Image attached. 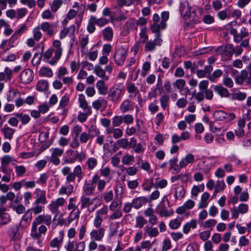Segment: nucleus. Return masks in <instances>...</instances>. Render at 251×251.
I'll return each mask as SVG.
<instances>
[{
    "label": "nucleus",
    "instance_id": "obj_1",
    "mask_svg": "<svg viewBox=\"0 0 251 251\" xmlns=\"http://www.w3.org/2000/svg\"><path fill=\"white\" fill-rule=\"evenodd\" d=\"M51 223V216L48 214H42L38 216L32 223L31 230V237L36 239H39V234L37 233V225L45 224L47 226H50Z\"/></svg>",
    "mask_w": 251,
    "mask_h": 251
},
{
    "label": "nucleus",
    "instance_id": "obj_2",
    "mask_svg": "<svg viewBox=\"0 0 251 251\" xmlns=\"http://www.w3.org/2000/svg\"><path fill=\"white\" fill-rule=\"evenodd\" d=\"M124 94V86L121 84H116L109 89L107 99L113 103H116L121 99Z\"/></svg>",
    "mask_w": 251,
    "mask_h": 251
},
{
    "label": "nucleus",
    "instance_id": "obj_3",
    "mask_svg": "<svg viewBox=\"0 0 251 251\" xmlns=\"http://www.w3.org/2000/svg\"><path fill=\"white\" fill-rule=\"evenodd\" d=\"M230 33L233 36L234 41L236 43H239L242 41L243 38H246L249 35L248 29L244 27H242L240 29L239 33L237 32L236 29L231 27Z\"/></svg>",
    "mask_w": 251,
    "mask_h": 251
},
{
    "label": "nucleus",
    "instance_id": "obj_4",
    "mask_svg": "<svg viewBox=\"0 0 251 251\" xmlns=\"http://www.w3.org/2000/svg\"><path fill=\"white\" fill-rule=\"evenodd\" d=\"M126 53L127 49L122 46L117 49L114 57L117 65L121 66L124 64L126 59Z\"/></svg>",
    "mask_w": 251,
    "mask_h": 251
},
{
    "label": "nucleus",
    "instance_id": "obj_5",
    "mask_svg": "<svg viewBox=\"0 0 251 251\" xmlns=\"http://www.w3.org/2000/svg\"><path fill=\"white\" fill-rule=\"evenodd\" d=\"M41 29L45 32L47 35L52 36L56 33L57 25L53 23H50L47 22L42 23L39 26Z\"/></svg>",
    "mask_w": 251,
    "mask_h": 251
},
{
    "label": "nucleus",
    "instance_id": "obj_6",
    "mask_svg": "<svg viewBox=\"0 0 251 251\" xmlns=\"http://www.w3.org/2000/svg\"><path fill=\"white\" fill-rule=\"evenodd\" d=\"M12 157L5 155L1 158V167L0 170L5 175L11 174L12 170L9 168V164L12 161Z\"/></svg>",
    "mask_w": 251,
    "mask_h": 251
},
{
    "label": "nucleus",
    "instance_id": "obj_7",
    "mask_svg": "<svg viewBox=\"0 0 251 251\" xmlns=\"http://www.w3.org/2000/svg\"><path fill=\"white\" fill-rule=\"evenodd\" d=\"M65 202V200L63 198H59L55 201H52L49 205V208L50 212L55 214L56 217L59 213L58 208L59 206H62Z\"/></svg>",
    "mask_w": 251,
    "mask_h": 251
},
{
    "label": "nucleus",
    "instance_id": "obj_8",
    "mask_svg": "<svg viewBox=\"0 0 251 251\" xmlns=\"http://www.w3.org/2000/svg\"><path fill=\"white\" fill-rule=\"evenodd\" d=\"M51 154L50 157V161L55 165L59 164L60 160L59 158L64 153V150L59 148H52Z\"/></svg>",
    "mask_w": 251,
    "mask_h": 251
},
{
    "label": "nucleus",
    "instance_id": "obj_9",
    "mask_svg": "<svg viewBox=\"0 0 251 251\" xmlns=\"http://www.w3.org/2000/svg\"><path fill=\"white\" fill-rule=\"evenodd\" d=\"M65 248L67 251H83L85 248V243L83 241L75 242L69 241Z\"/></svg>",
    "mask_w": 251,
    "mask_h": 251
},
{
    "label": "nucleus",
    "instance_id": "obj_10",
    "mask_svg": "<svg viewBox=\"0 0 251 251\" xmlns=\"http://www.w3.org/2000/svg\"><path fill=\"white\" fill-rule=\"evenodd\" d=\"M89 133H94V134H92L91 135V137L96 136L97 138L96 140V142L99 145H101L104 141V136L103 135H100V131L99 128H97L95 126H91L89 129Z\"/></svg>",
    "mask_w": 251,
    "mask_h": 251
},
{
    "label": "nucleus",
    "instance_id": "obj_11",
    "mask_svg": "<svg viewBox=\"0 0 251 251\" xmlns=\"http://www.w3.org/2000/svg\"><path fill=\"white\" fill-rule=\"evenodd\" d=\"M33 78V72L29 69L23 70L20 74L21 81L24 84L30 83Z\"/></svg>",
    "mask_w": 251,
    "mask_h": 251
},
{
    "label": "nucleus",
    "instance_id": "obj_12",
    "mask_svg": "<svg viewBox=\"0 0 251 251\" xmlns=\"http://www.w3.org/2000/svg\"><path fill=\"white\" fill-rule=\"evenodd\" d=\"M162 40L160 38V33L156 35V38L153 41H149L147 42L145 48L146 50L151 51L155 49L156 46H160Z\"/></svg>",
    "mask_w": 251,
    "mask_h": 251
},
{
    "label": "nucleus",
    "instance_id": "obj_13",
    "mask_svg": "<svg viewBox=\"0 0 251 251\" xmlns=\"http://www.w3.org/2000/svg\"><path fill=\"white\" fill-rule=\"evenodd\" d=\"M92 184H97V189L99 192H102L106 186V181L103 179H100V176L95 174L91 180Z\"/></svg>",
    "mask_w": 251,
    "mask_h": 251
},
{
    "label": "nucleus",
    "instance_id": "obj_14",
    "mask_svg": "<svg viewBox=\"0 0 251 251\" xmlns=\"http://www.w3.org/2000/svg\"><path fill=\"white\" fill-rule=\"evenodd\" d=\"M120 109L124 113L134 110V103L128 99L124 100L121 104Z\"/></svg>",
    "mask_w": 251,
    "mask_h": 251
},
{
    "label": "nucleus",
    "instance_id": "obj_15",
    "mask_svg": "<svg viewBox=\"0 0 251 251\" xmlns=\"http://www.w3.org/2000/svg\"><path fill=\"white\" fill-rule=\"evenodd\" d=\"M145 216L149 218V223L151 225H155L157 222V218L154 214V210L152 208H147L144 212Z\"/></svg>",
    "mask_w": 251,
    "mask_h": 251
},
{
    "label": "nucleus",
    "instance_id": "obj_16",
    "mask_svg": "<svg viewBox=\"0 0 251 251\" xmlns=\"http://www.w3.org/2000/svg\"><path fill=\"white\" fill-rule=\"evenodd\" d=\"M105 230L103 227H100L98 229H94L90 232L91 239L95 241H100L104 236Z\"/></svg>",
    "mask_w": 251,
    "mask_h": 251
},
{
    "label": "nucleus",
    "instance_id": "obj_17",
    "mask_svg": "<svg viewBox=\"0 0 251 251\" xmlns=\"http://www.w3.org/2000/svg\"><path fill=\"white\" fill-rule=\"evenodd\" d=\"M137 26L136 20L135 19H130L124 25L125 31H123L122 34L126 36L130 29H136Z\"/></svg>",
    "mask_w": 251,
    "mask_h": 251
},
{
    "label": "nucleus",
    "instance_id": "obj_18",
    "mask_svg": "<svg viewBox=\"0 0 251 251\" xmlns=\"http://www.w3.org/2000/svg\"><path fill=\"white\" fill-rule=\"evenodd\" d=\"M78 102L80 107L83 109L84 111H86L87 114H91V107L88 106V102L83 94H80L78 96Z\"/></svg>",
    "mask_w": 251,
    "mask_h": 251
},
{
    "label": "nucleus",
    "instance_id": "obj_19",
    "mask_svg": "<svg viewBox=\"0 0 251 251\" xmlns=\"http://www.w3.org/2000/svg\"><path fill=\"white\" fill-rule=\"evenodd\" d=\"M213 89L221 97L228 98L230 96L228 90L221 85H215Z\"/></svg>",
    "mask_w": 251,
    "mask_h": 251
},
{
    "label": "nucleus",
    "instance_id": "obj_20",
    "mask_svg": "<svg viewBox=\"0 0 251 251\" xmlns=\"http://www.w3.org/2000/svg\"><path fill=\"white\" fill-rule=\"evenodd\" d=\"M64 238V232L61 231L59 232V236L58 237H55L51 240L50 243V245L52 248H60V245L63 242Z\"/></svg>",
    "mask_w": 251,
    "mask_h": 251
},
{
    "label": "nucleus",
    "instance_id": "obj_21",
    "mask_svg": "<svg viewBox=\"0 0 251 251\" xmlns=\"http://www.w3.org/2000/svg\"><path fill=\"white\" fill-rule=\"evenodd\" d=\"M105 80H100L96 83V88L98 91V93L100 95H105L108 93V88L106 86Z\"/></svg>",
    "mask_w": 251,
    "mask_h": 251
},
{
    "label": "nucleus",
    "instance_id": "obj_22",
    "mask_svg": "<svg viewBox=\"0 0 251 251\" xmlns=\"http://www.w3.org/2000/svg\"><path fill=\"white\" fill-rule=\"evenodd\" d=\"M37 197L34 203H41L44 205L47 203L46 192L40 189H36Z\"/></svg>",
    "mask_w": 251,
    "mask_h": 251
},
{
    "label": "nucleus",
    "instance_id": "obj_23",
    "mask_svg": "<svg viewBox=\"0 0 251 251\" xmlns=\"http://www.w3.org/2000/svg\"><path fill=\"white\" fill-rule=\"evenodd\" d=\"M180 12L181 16L186 20L191 12V8L188 3L181 2L180 6Z\"/></svg>",
    "mask_w": 251,
    "mask_h": 251
},
{
    "label": "nucleus",
    "instance_id": "obj_24",
    "mask_svg": "<svg viewBox=\"0 0 251 251\" xmlns=\"http://www.w3.org/2000/svg\"><path fill=\"white\" fill-rule=\"evenodd\" d=\"M94 72L96 75L102 78L103 80H108L109 79V76L106 75L105 74V71L102 69L100 66L96 65L94 68Z\"/></svg>",
    "mask_w": 251,
    "mask_h": 251
},
{
    "label": "nucleus",
    "instance_id": "obj_25",
    "mask_svg": "<svg viewBox=\"0 0 251 251\" xmlns=\"http://www.w3.org/2000/svg\"><path fill=\"white\" fill-rule=\"evenodd\" d=\"M75 27L74 25H71L69 27L64 28L60 33V38H63L67 35L70 37H73L75 32Z\"/></svg>",
    "mask_w": 251,
    "mask_h": 251
},
{
    "label": "nucleus",
    "instance_id": "obj_26",
    "mask_svg": "<svg viewBox=\"0 0 251 251\" xmlns=\"http://www.w3.org/2000/svg\"><path fill=\"white\" fill-rule=\"evenodd\" d=\"M107 103L106 100L104 99H100L94 100L92 105L94 109L99 110L101 107L104 109L107 106Z\"/></svg>",
    "mask_w": 251,
    "mask_h": 251
},
{
    "label": "nucleus",
    "instance_id": "obj_27",
    "mask_svg": "<svg viewBox=\"0 0 251 251\" xmlns=\"http://www.w3.org/2000/svg\"><path fill=\"white\" fill-rule=\"evenodd\" d=\"M197 226V221L195 219H192L184 225L183 226V232L185 234H188L190 232L191 228L195 229L196 228Z\"/></svg>",
    "mask_w": 251,
    "mask_h": 251
},
{
    "label": "nucleus",
    "instance_id": "obj_28",
    "mask_svg": "<svg viewBox=\"0 0 251 251\" xmlns=\"http://www.w3.org/2000/svg\"><path fill=\"white\" fill-rule=\"evenodd\" d=\"M106 133L107 135L112 134L113 137L116 139L121 138L123 135V132L122 129L119 128H115L114 127L109 129Z\"/></svg>",
    "mask_w": 251,
    "mask_h": 251
},
{
    "label": "nucleus",
    "instance_id": "obj_29",
    "mask_svg": "<svg viewBox=\"0 0 251 251\" xmlns=\"http://www.w3.org/2000/svg\"><path fill=\"white\" fill-rule=\"evenodd\" d=\"M200 10H193L191 11L186 20H189L192 23H198L200 21Z\"/></svg>",
    "mask_w": 251,
    "mask_h": 251
},
{
    "label": "nucleus",
    "instance_id": "obj_30",
    "mask_svg": "<svg viewBox=\"0 0 251 251\" xmlns=\"http://www.w3.org/2000/svg\"><path fill=\"white\" fill-rule=\"evenodd\" d=\"M210 197V195L207 192H204L201 196V201L198 204V208L202 209L205 208L208 205L207 200Z\"/></svg>",
    "mask_w": 251,
    "mask_h": 251
},
{
    "label": "nucleus",
    "instance_id": "obj_31",
    "mask_svg": "<svg viewBox=\"0 0 251 251\" xmlns=\"http://www.w3.org/2000/svg\"><path fill=\"white\" fill-rule=\"evenodd\" d=\"M194 161V156L191 153L187 154L184 158H182L180 161L181 167H185L188 164H192Z\"/></svg>",
    "mask_w": 251,
    "mask_h": 251
},
{
    "label": "nucleus",
    "instance_id": "obj_32",
    "mask_svg": "<svg viewBox=\"0 0 251 251\" xmlns=\"http://www.w3.org/2000/svg\"><path fill=\"white\" fill-rule=\"evenodd\" d=\"M1 131L3 132L5 138H7L10 140L12 138L15 132L14 129L8 126L7 125H5L1 129Z\"/></svg>",
    "mask_w": 251,
    "mask_h": 251
},
{
    "label": "nucleus",
    "instance_id": "obj_33",
    "mask_svg": "<svg viewBox=\"0 0 251 251\" xmlns=\"http://www.w3.org/2000/svg\"><path fill=\"white\" fill-rule=\"evenodd\" d=\"M223 75V72L220 69L215 70L211 75H207L206 77L211 82H215L216 80L220 77Z\"/></svg>",
    "mask_w": 251,
    "mask_h": 251
},
{
    "label": "nucleus",
    "instance_id": "obj_34",
    "mask_svg": "<svg viewBox=\"0 0 251 251\" xmlns=\"http://www.w3.org/2000/svg\"><path fill=\"white\" fill-rule=\"evenodd\" d=\"M146 200L147 199L143 197H138L133 200L132 201L133 207L136 209L140 208L146 202Z\"/></svg>",
    "mask_w": 251,
    "mask_h": 251
},
{
    "label": "nucleus",
    "instance_id": "obj_35",
    "mask_svg": "<svg viewBox=\"0 0 251 251\" xmlns=\"http://www.w3.org/2000/svg\"><path fill=\"white\" fill-rule=\"evenodd\" d=\"M145 233L150 237H156L159 234V231L156 227H151L146 226L144 228Z\"/></svg>",
    "mask_w": 251,
    "mask_h": 251
},
{
    "label": "nucleus",
    "instance_id": "obj_36",
    "mask_svg": "<svg viewBox=\"0 0 251 251\" xmlns=\"http://www.w3.org/2000/svg\"><path fill=\"white\" fill-rule=\"evenodd\" d=\"M102 34L104 40L111 41L113 38V30L111 27L108 26L102 30Z\"/></svg>",
    "mask_w": 251,
    "mask_h": 251
},
{
    "label": "nucleus",
    "instance_id": "obj_37",
    "mask_svg": "<svg viewBox=\"0 0 251 251\" xmlns=\"http://www.w3.org/2000/svg\"><path fill=\"white\" fill-rule=\"evenodd\" d=\"M53 51L54 52V56H53L52 59L49 61V63L51 65L54 64L59 59L62 55V48L55 49L54 50H53Z\"/></svg>",
    "mask_w": 251,
    "mask_h": 251
},
{
    "label": "nucleus",
    "instance_id": "obj_38",
    "mask_svg": "<svg viewBox=\"0 0 251 251\" xmlns=\"http://www.w3.org/2000/svg\"><path fill=\"white\" fill-rule=\"evenodd\" d=\"M20 94L18 90L15 89H10L7 95V100L8 101H13L15 99L20 97Z\"/></svg>",
    "mask_w": 251,
    "mask_h": 251
},
{
    "label": "nucleus",
    "instance_id": "obj_39",
    "mask_svg": "<svg viewBox=\"0 0 251 251\" xmlns=\"http://www.w3.org/2000/svg\"><path fill=\"white\" fill-rule=\"evenodd\" d=\"M100 175L105 178H108L107 182L111 179L112 176H111V170L109 167H105L101 168L100 170Z\"/></svg>",
    "mask_w": 251,
    "mask_h": 251
},
{
    "label": "nucleus",
    "instance_id": "obj_40",
    "mask_svg": "<svg viewBox=\"0 0 251 251\" xmlns=\"http://www.w3.org/2000/svg\"><path fill=\"white\" fill-rule=\"evenodd\" d=\"M74 190V187L72 185H69L67 186H62L59 190V195H69L72 194Z\"/></svg>",
    "mask_w": 251,
    "mask_h": 251
},
{
    "label": "nucleus",
    "instance_id": "obj_41",
    "mask_svg": "<svg viewBox=\"0 0 251 251\" xmlns=\"http://www.w3.org/2000/svg\"><path fill=\"white\" fill-rule=\"evenodd\" d=\"M185 194L184 188L182 186H178L175 188V197L176 199H182Z\"/></svg>",
    "mask_w": 251,
    "mask_h": 251
},
{
    "label": "nucleus",
    "instance_id": "obj_42",
    "mask_svg": "<svg viewBox=\"0 0 251 251\" xmlns=\"http://www.w3.org/2000/svg\"><path fill=\"white\" fill-rule=\"evenodd\" d=\"M68 152L74 153L75 155V159H77L79 161H82L86 157V153L83 151L78 152L77 151L68 150Z\"/></svg>",
    "mask_w": 251,
    "mask_h": 251
},
{
    "label": "nucleus",
    "instance_id": "obj_43",
    "mask_svg": "<svg viewBox=\"0 0 251 251\" xmlns=\"http://www.w3.org/2000/svg\"><path fill=\"white\" fill-rule=\"evenodd\" d=\"M39 75L42 77H51L53 75V72L50 68L43 67L40 70Z\"/></svg>",
    "mask_w": 251,
    "mask_h": 251
},
{
    "label": "nucleus",
    "instance_id": "obj_44",
    "mask_svg": "<svg viewBox=\"0 0 251 251\" xmlns=\"http://www.w3.org/2000/svg\"><path fill=\"white\" fill-rule=\"evenodd\" d=\"M182 219L176 218L170 221L169 224V227L172 229H176L180 227Z\"/></svg>",
    "mask_w": 251,
    "mask_h": 251
},
{
    "label": "nucleus",
    "instance_id": "obj_45",
    "mask_svg": "<svg viewBox=\"0 0 251 251\" xmlns=\"http://www.w3.org/2000/svg\"><path fill=\"white\" fill-rule=\"evenodd\" d=\"M127 92L129 94H132L135 97L139 91L138 88L133 83H129L126 86Z\"/></svg>",
    "mask_w": 251,
    "mask_h": 251
},
{
    "label": "nucleus",
    "instance_id": "obj_46",
    "mask_svg": "<svg viewBox=\"0 0 251 251\" xmlns=\"http://www.w3.org/2000/svg\"><path fill=\"white\" fill-rule=\"evenodd\" d=\"M226 113L222 110L216 111L213 114V117L216 120L223 121L226 120Z\"/></svg>",
    "mask_w": 251,
    "mask_h": 251
},
{
    "label": "nucleus",
    "instance_id": "obj_47",
    "mask_svg": "<svg viewBox=\"0 0 251 251\" xmlns=\"http://www.w3.org/2000/svg\"><path fill=\"white\" fill-rule=\"evenodd\" d=\"M23 231L21 228L17 226L16 228L13 229L12 239L14 240H19L22 237V232Z\"/></svg>",
    "mask_w": 251,
    "mask_h": 251
},
{
    "label": "nucleus",
    "instance_id": "obj_48",
    "mask_svg": "<svg viewBox=\"0 0 251 251\" xmlns=\"http://www.w3.org/2000/svg\"><path fill=\"white\" fill-rule=\"evenodd\" d=\"M134 156L128 153H126L122 159V162L124 165H130L134 162Z\"/></svg>",
    "mask_w": 251,
    "mask_h": 251
},
{
    "label": "nucleus",
    "instance_id": "obj_49",
    "mask_svg": "<svg viewBox=\"0 0 251 251\" xmlns=\"http://www.w3.org/2000/svg\"><path fill=\"white\" fill-rule=\"evenodd\" d=\"M95 199H93L92 201L90 200V198L82 196L81 198V208H84L90 206L93 204V201Z\"/></svg>",
    "mask_w": 251,
    "mask_h": 251
},
{
    "label": "nucleus",
    "instance_id": "obj_50",
    "mask_svg": "<svg viewBox=\"0 0 251 251\" xmlns=\"http://www.w3.org/2000/svg\"><path fill=\"white\" fill-rule=\"evenodd\" d=\"M92 20H93V22L95 23L96 25L99 26H102L105 25H106L108 20L104 18H100L99 19H97L96 17L94 16H91Z\"/></svg>",
    "mask_w": 251,
    "mask_h": 251
},
{
    "label": "nucleus",
    "instance_id": "obj_51",
    "mask_svg": "<svg viewBox=\"0 0 251 251\" xmlns=\"http://www.w3.org/2000/svg\"><path fill=\"white\" fill-rule=\"evenodd\" d=\"M136 223L135 227L137 228H142L147 223V221L142 216H138L135 219Z\"/></svg>",
    "mask_w": 251,
    "mask_h": 251
},
{
    "label": "nucleus",
    "instance_id": "obj_52",
    "mask_svg": "<svg viewBox=\"0 0 251 251\" xmlns=\"http://www.w3.org/2000/svg\"><path fill=\"white\" fill-rule=\"evenodd\" d=\"M119 224L118 223L112 222L110 224L109 227V235L110 236H113L116 234L118 232Z\"/></svg>",
    "mask_w": 251,
    "mask_h": 251
},
{
    "label": "nucleus",
    "instance_id": "obj_53",
    "mask_svg": "<svg viewBox=\"0 0 251 251\" xmlns=\"http://www.w3.org/2000/svg\"><path fill=\"white\" fill-rule=\"evenodd\" d=\"M48 87V82L46 80H40L37 84V89L40 92L46 91Z\"/></svg>",
    "mask_w": 251,
    "mask_h": 251
},
{
    "label": "nucleus",
    "instance_id": "obj_54",
    "mask_svg": "<svg viewBox=\"0 0 251 251\" xmlns=\"http://www.w3.org/2000/svg\"><path fill=\"white\" fill-rule=\"evenodd\" d=\"M79 218V211L78 210H72L70 213L68 219V223H70L76 220L77 223Z\"/></svg>",
    "mask_w": 251,
    "mask_h": 251
},
{
    "label": "nucleus",
    "instance_id": "obj_55",
    "mask_svg": "<svg viewBox=\"0 0 251 251\" xmlns=\"http://www.w3.org/2000/svg\"><path fill=\"white\" fill-rule=\"evenodd\" d=\"M10 207L18 214H23L25 213V207L22 204L15 205L11 203L10 204Z\"/></svg>",
    "mask_w": 251,
    "mask_h": 251
},
{
    "label": "nucleus",
    "instance_id": "obj_56",
    "mask_svg": "<svg viewBox=\"0 0 251 251\" xmlns=\"http://www.w3.org/2000/svg\"><path fill=\"white\" fill-rule=\"evenodd\" d=\"M98 161L97 159L94 157H90L88 159L86 162L88 169L89 170H93L97 165Z\"/></svg>",
    "mask_w": 251,
    "mask_h": 251
},
{
    "label": "nucleus",
    "instance_id": "obj_57",
    "mask_svg": "<svg viewBox=\"0 0 251 251\" xmlns=\"http://www.w3.org/2000/svg\"><path fill=\"white\" fill-rule=\"evenodd\" d=\"M158 213L162 217H168L173 214V212L172 210L168 211L165 205H162L160 207Z\"/></svg>",
    "mask_w": 251,
    "mask_h": 251
},
{
    "label": "nucleus",
    "instance_id": "obj_58",
    "mask_svg": "<svg viewBox=\"0 0 251 251\" xmlns=\"http://www.w3.org/2000/svg\"><path fill=\"white\" fill-rule=\"evenodd\" d=\"M29 221L28 217L25 216V215H24L19 223L18 225L20 228L24 230V228L27 227L29 225Z\"/></svg>",
    "mask_w": 251,
    "mask_h": 251
},
{
    "label": "nucleus",
    "instance_id": "obj_59",
    "mask_svg": "<svg viewBox=\"0 0 251 251\" xmlns=\"http://www.w3.org/2000/svg\"><path fill=\"white\" fill-rule=\"evenodd\" d=\"M35 205L33 207H32L30 210L34 215H37L41 213L44 208V206L42 205H40V203H34Z\"/></svg>",
    "mask_w": 251,
    "mask_h": 251
},
{
    "label": "nucleus",
    "instance_id": "obj_60",
    "mask_svg": "<svg viewBox=\"0 0 251 251\" xmlns=\"http://www.w3.org/2000/svg\"><path fill=\"white\" fill-rule=\"evenodd\" d=\"M76 176L78 181L79 182L82 177V171L80 165L75 166L73 172Z\"/></svg>",
    "mask_w": 251,
    "mask_h": 251
},
{
    "label": "nucleus",
    "instance_id": "obj_61",
    "mask_svg": "<svg viewBox=\"0 0 251 251\" xmlns=\"http://www.w3.org/2000/svg\"><path fill=\"white\" fill-rule=\"evenodd\" d=\"M41 28L39 26L35 27L33 29V38L35 40L38 41L42 37V33L40 31Z\"/></svg>",
    "mask_w": 251,
    "mask_h": 251
},
{
    "label": "nucleus",
    "instance_id": "obj_62",
    "mask_svg": "<svg viewBox=\"0 0 251 251\" xmlns=\"http://www.w3.org/2000/svg\"><path fill=\"white\" fill-rule=\"evenodd\" d=\"M63 1L62 0H54L50 6L51 11L55 12L62 5Z\"/></svg>",
    "mask_w": 251,
    "mask_h": 251
},
{
    "label": "nucleus",
    "instance_id": "obj_63",
    "mask_svg": "<svg viewBox=\"0 0 251 251\" xmlns=\"http://www.w3.org/2000/svg\"><path fill=\"white\" fill-rule=\"evenodd\" d=\"M123 122L122 116H115L112 119V127L119 126Z\"/></svg>",
    "mask_w": 251,
    "mask_h": 251
},
{
    "label": "nucleus",
    "instance_id": "obj_64",
    "mask_svg": "<svg viewBox=\"0 0 251 251\" xmlns=\"http://www.w3.org/2000/svg\"><path fill=\"white\" fill-rule=\"evenodd\" d=\"M17 19H20L24 17L27 13L28 11L25 8H18L16 10Z\"/></svg>",
    "mask_w": 251,
    "mask_h": 251
}]
</instances>
